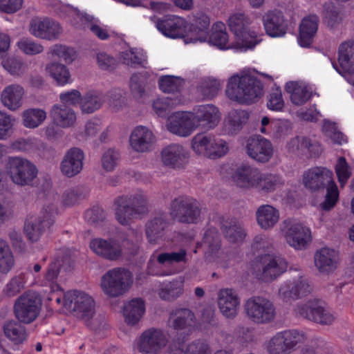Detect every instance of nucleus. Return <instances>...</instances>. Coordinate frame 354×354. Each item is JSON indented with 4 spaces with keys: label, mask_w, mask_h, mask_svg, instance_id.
<instances>
[{
    "label": "nucleus",
    "mask_w": 354,
    "mask_h": 354,
    "mask_svg": "<svg viewBox=\"0 0 354 354\" xmlns=\"http://www.w3.org/2000/svg\"><path fill=\"white\" fill-rule=\"evenodd\" d=\"M302 183L310 192L326 189L325 199L320 204L322 209L328 211L335 207L339 198V191L330 170L323 167L308 169L303 173Z\"/></svg>",
    "instance_id": "obj_1"
},
{
    "label": "nucleus",
    "mask_w": 354,
    "mask_h": 354,
    "mask_svg": "<svg viewBox=\"0 0 354 354\" xmlns=\"http://www.w3.org/2000/svg\"><path fill=\"white\" fill-rule=\"evenodd\" d=\"M263 85L256 77L233 75L227 82V96L241 104H251L263 95Z\"/></svg>",
    "instance_id": "obj_2"
},
{
    "label": "nucleus",
    "mask_w": 354,
    "mask_h": 354,
    "mask_svg": "<svg viewBox=\"0 0 354 354\" xmlns=\"http://www.w3.org/2000/svg\"><path fill=\"white\" fill-rule=\"evenodd\" d=\"M114 205L115 218L122 225H128L133 218L149 211V198L141 190L117 197Z\"/></svg>",
    "instance_id": "obj_3"
},
{
    "label": "nucleus",
    "mask_w": 354,
    "mask_h": 354,
    "mask_svg": "<svg viewBox=\"0 0 354 354\" xmlns=\"http://www.w3.org/2000/svg\"><path fill=\"white\" fill-rule=\"evenodd\" d=\"M133 283V274L129 270L124 268H114L102 276L100 286L106 295L115 298L127 293Z\"/></svg>",
    "instance_id": "obj_4"
},
{
    "label": "nucleus",
    "mask_w": 354,
    "mask_h": 354,
    "mask_svg": "<svg viewBox=\"0 0 354 354\" xmlns=\"http://www.w3.org/2000/svg\"><path fill=\"white\" fill-rule=\"evenodd\" d=\"M243 310L249 320L257 324H266L273 322L276 317V308L270 299L252 296L243 304Z\"/></svg>",
    "instance_id": "obj_5"
},
{
    "label": "nucleus",
    "mask_w": 354,
    "mask_h": 354,
    "mask_svg": "<svg viewBox=\"0 0 354 354\" xmlns=\"http://www.w3.org/2000/svg\"><path fill=\"white\" fill-rule=\"evenodd\" d=\"M199 203L187 196L175 198L170 204L171 216L182 223H196L201 219Z\"/></svg>",
    "instance_id": "obj_6"
},
{
    "label": "nucleus",
    "mask_w": 354,
    "mask_h": 354,
    "mask_svg": "<svg viewBox=\"0 0 354 354\" xmlns=\"http://www.w3.org/2000/svg\"><path fill=\"white\" fill-rule=\"evenodd\" d=\"M6 168L12 181L20 186L30 185L38 174L33 163L19 156L10 157Z\"/></svg>",
    "instance_id": "obj_7"
},
{
    "label": "nucleus",
    "mask_w": 354,
    "mask_h": 354,
    "mask_svg": "<svg viewBox=\"0 0 354 354\" xmlns=\"http://www.w3.org/2000/svg\"><path fill=\"white\" fill-rule=\"evenodd\" d=\"M64 308L78 318L88 320L95 313V301L88 294L70 290L64 294Z\"/></svg>",
    "instance_id": "obj_8"
},
{
    "label": "nucleus",
    "mask_w": 354,
    "mask_h": 354,
    "mask_svg": "<svg viewBox=\"0 0 354 354\" xmlns=\"http://www.w3.org/2000/svg\"><path fill=\"white\" fill-rule=\"evenodd\" d=\"M306 340L304 333L297 330H287L276 333L267 343L269 354H290L299 344Z\"/></svg>",
    "instance_id": "obj_9"
},
{
    "label": "nucleus",
    "mask_w": 354,
    "mask_h": 354,
    "mask_svg": "<svg viewBox=\"0 0 354 354\" xmlns=\"http://www.w3.org/2000/svg\"><path fill=\"white\" fill-rule=\"evenodd\" d=\"M227 23L230 30L234 34L239 48H252L259 43L254 32L250 30V18L244 13L232 15Z\"/></svg>",
    "instance_id": "obj_10"
},
{
    "label": "nucleus",
    "mask_w": 354,
    "mask_h": 354,
    "mask_svg": "<svg viewBox=\"0 0 354 354\" xmlns=\"http://www.w3.org/2000/svg\"><path fill=\"white\" fill-rule=\"evenodd\" d=\"M41 300L37 293L28 291L17 298L14 304V313L19 322L30 324L39 314Z\"/></svg>",
    "instance_id": "obj_11"
},
{
    "label": "nucleus",
    "mask_w": 354,
    "mask_h": 354,
    "mask_svg": "<svg viewBox=\"0 0 354 354\" xmlns=\"http://www.w3.org/2000/svg\"><path fill=\"white\" fill-rule=\"evenodd\" d=\"M293 312L296 317L322 325L331 324L335 319L334 315L317 299H310L304 303L297 304Z\"/></svg>",
    "instance_id": "obj_12"
},
{
    "label": "nucleus",
    "mask_w": 354,
    "mask_h": 354,
    "mask_svg": "<svg viewBox=\"0 0 354 354\" xmlns=\"http://www.w3.org/2000/svg\"><path fill=\"white\" fill-rule=\"evenodd\" d=\"M297 272L298 274L292 279L285 281L279 289V296L286 302L299 299L307 296L312 291L308 279L301 274L299 268H290V272Z\"/></svg>",
    "instance_id": "obj_13"
},
{
    "label": "nucleus",
    "mask_w": 354,
    "mask_h": 354,
    "mask_svg": "<svg viewBox=\"0 0 354 354\" xmlns=\"http://www.w3.org/2000/svg\"><path fill=\"white\" fill-rule=\"evenodd\" d=\"M281 231L289 245L296 250L304 249L311 241L309 228L295 220L283 221Z\"/></svg>",
    "instance_id": "obj_14"
},
{
    "label": "nucleus",
    "mask_w": 354,
    "mask_h": 354,
    "mask_svg": "<svg viewBox=\"0 0 354 354\" xmlns=\"http://www.w3.org/2000/svg\"><path fill=\"white\" fill-rule=\"evenodd\" d=\"M56 213L55 206L50 204L42 208L34 221L26 222L24 231L28 239L32 242L38 241L43 233L53 225Z\"/></svg>",
    "instance_id": "obj_15"
},
{
    "label": "nucleus",
    "mask_w": 354,
    "mask_h": 354,
    "mask_svg": "<svg viewBox=\"0 0 354 354\" xmlns=\"http://www.w3.org/2000/svg\"><path fill=\"white\" fill-rule=\"evenodd\" d=\"M287 269V262L280 257L265 254L257 265V277L263 281H272Z\"/></svg>",
    "instance_id": "obj_16"
},
{
    "label": "nucleus",
    "mask_w": 354,
    "mask_h": 354,
    "mask_svg": "<svg viewBox=\"0 0 354 354\" xmlns=\"http://www.w3.org/2000/svg\"><path fill=\"white\" fill-rule=\"evenodd\" d=\"M29 30L33 36L48 41L57 39L63 32L61 25L48 17L32 18L30 21Z\"/></svg>",
    "instance_id": "obj_17"
},
{
    "label": "nucleus",
    "mask_w": 354,
    "mask_h": 354,
    "mask_svg": "<svg viewBox=\"0 0 354 354\" xmlns=\"http://www.w3.org/2000/svg\"><path fill=\"white\" fill-rule=\"evenodd\" d=\"M167 342L166 336L161 330L151 328L145 330L140 336L137 348L142 354H158L166 346Z\"/></svg>",
    "instance_id": "obj_18"
},
{
    "label": "nucleus",
    "mask_w": 354,
    "mask_h": 354,
    "mask_svg": "<svg viewBox=\"0 0 354 354\" xmlns=\"http://www.w3.org/2000/svg\"><path fill=\"white\" fill-rule=\"evenodd\" d=\"M217 304L221 314L227 319H234L239 314L241 298L232 288H222L218 292Z\"/></svg>",
    "instance_id": "obj_19"
},
{
    "label": "nucleus",
    "mask_w": 354,
    "mask_h": 354,
    "mask_svg": "<svg viewBox=\"0 0 354 354\" xmlns=\"http://www.w3.org/2000/svg\"><path fill=\"white\" fill-rule=\"evenodd\" d=\"M89 247L96 255L109 261H116L122 256L121 245L113 239H93Z\"/></svg>",
    "instance_id": "obj_20"
},
{
    "label": "nucleus",
    "mask_w": 354,
    "mask_h": 354,
    "mask_svg": "<svg viewBox=\"0 0 354 354\" xmlns=\"http://www.w3.org/2000/svg\"><path fill=\"white\" fill-rule=\"evenodd\" d=\"M155 141L152 131L144 126L136 127L129 138L131 147L138 153L150 152L154 147Z\"/></svg>",
    "instance_id": "obj_21"
},
{
    "label": "nucleus",
    "mask_w": 354,
    "mask_h": 354,
    "mask_svg": "<svg viewBox=\"0 0 354 354\" xmlns=\"http://www.w3.org/2000/svg\"><path fill=\"white\" fill-rule=\"evenodd\" d=\"M196 127L192 112H176L169 118L168 130L176 135L186 137Z\"/></svg>",
    "instance_id": "obj_22"
},
{
    "label": "nucleus",
    "mask_w": 354,
    "mask_h": 354,
    "mask_svg": "<svg viewBox=\"0 0 354 354\" xmlns=\"http://www.w3.org/2000/svg\"><path fill=\"white\" fill-rule=\"evenodd\" d=\"M196 127L210 129L218 123L220 117L218 109L212 104L201 105L192 112Z\"/></svg>",
    "instance_id": "obj_23"
},
{
    "label": "nucleus",
    "mask_w": 354,
    "mask_h": 354,
    "mask_svg": "<svg viewBox=\"0 0 354 354\" xmlns=\"http://www.w3.org/2000/svg\"><path fill=\"white\" fill-rule=\"evenodd\" d=\"M338 64L333 62V66L339 74L354 73V41H346L339 45Z\"/></svg>",
    "instance_id": "obj_24"
},
{
    "label": "nucleus",
    "mask_w": 354,
    "mask_h": 354,
    "mask_svg": "<svg viewBox=\"0 0 354 354\" xmlns=\"http://www.w3.org/2000/svg\"><path fill=\"white\" fill-rule=\"evenodd\" d=\"M156 26L165 36L171 38L183 37L186 32V21L176 16L158 19Z\"/></svg>",
    "instance_id": "obj_25"
},
{
    "label": "nucleus",
    "mask_w": 354,
    "mask_h": 354,
    "mask_svg": "<svg viewBox=\"0 0 354 354\" xmlns=\"http://www.w3.org/2000/svg\"><path fill=\"white\" fill-rule=\"evenodd\" d=\"M196 317L192 310L187 308L173 310L168 319V326L174 330H187L190 331L194 326Z\"/></svg>",
    "instance_id": "obj_26"
},
{
    "label": "nucleus",
    "mask_w": 354,
    "mask_h": 354,
    "mask_svg": "<svg viewBox=\"0 0 354 354\" xmlns=\"http://www.w3.org/2000/svg\"><path fill=\"white\" fill-rule=\"evenodd\" d=\"M12 151L28 153H53L55 149L37 138H19L10 145Z\"/></svg>",
    "instance_id": "obj_27"
},
{
    "label": "nucleus",
    "mask_w": 354,
    "mask_h": 354,
    "mask_svg": "<svg viewBox=\"0 0 354 354\" xmlns=\"http://www.w3.org/2000/svg\"><path fill=\"white\" fill-rule=\"evenodd\" d=\"M263 23L266 33L271 37H281L286 33L287 25L281 11H268L263 16Z\"/></svg>",
    "instance_id": "obj_28"
},
{
    "label": "nucleus",
    "mask_w": 354,
    "mask_h": 354,
    "mask_svg": "<svg viewBox=\"0 0 354 354\" xmlns=\"http://www.w3.org/2000/svg\"><path fill=\"white\" fill-rule=\"evenodd\" d=\"M259 170L248 164L238 166L232 174V180L239 187L253 189L256 185Z\"/></svg>",
    "instance_id": "obj_29"
},
{
    "label": "nucleus",
    "mask_w": 354,
    "mask_h": 354,
    "mask_svg": "<svg viewBox=\"0 0 354 354\" xmlns=\"http://www.w3.org/2000/svg\"><path fill=\"white\" fill-rule=\"evenodd\" d=\"M315 265L322 273L328 274L337 267V252L329 248H322L317 250L314 257Z\"/></svg>",
    "instance_id": "obj_30"
},
{
    "label": "nucleus",
    "mask_w": 354,
    "mask_h": 354,
    "mask_svg": "<svg viewBox=\"0 0 354 354\" xmlns=\"http://www.w3.org/2000/svg\"><path fill=\"white\" fill-rule=\"evenodd\" d=\"M25 90L17 84H10L4 88L1 94V102L9 110H18L23 104Z\"/></svg>",
    "instance_id": "obj_31"
},
{
    "label": "nucleus",
    "mask_w": 354,
    "mask_h": 354,
    "mask_svg": "<svg viewBox=\"0 0 354 354\" xmlns=\"http://www.w3.org/2000/svg\"><path fill=\"white\" fill-rule=\"evenodd\" d=\"M256 219L259 227L265 230L272 229L280 218L278 209L270 205H261L256 211Z\"/></svg>",
    "instance_id": "obj_32"
},
{
    "label": "nucleus",
    "mask_w": 354,
    "mask_h": 354,
    "mask_svg": "<svg viewBox=\"0 0 354 354\" xmlns=\"http://www.w3.org/2000/svg\"><path fill=\"white\" fill-rule=\"evenodd\" d=\"M319 17L316 15H310L304 17L299 26V43L303 47H308L317 31Z\"/></svg>",
    "instance_id": "obj_33"
},
{
    "label": "nucleus",
    "mask_w": 354,
    "mask_h": 354,
    "mask_svg": "<svg viewBox=\"0 0 354 354\" xmlns=\"http://www.w3.org/2000/svg\"><path fill=\"white\" fill-rule=\"evenodd\" d=\"M53 122L62 128L73 127L76 121V114L73 109L66 104H55L50 111Z\"/></svg>",
    "instance_id": "obj_34"
},
{
    "label": "nucleus",
    "mask_w": 354,
    "mask_h": 354,
    "mask_svg": "<svg viewBox=\"0 0 354 354\" xmlns=\"http://www.w3.org/2000/svg\"><path fill=\"white\" fill-rule=\"evenodd\" d=\"M286 91L290 95L292 104L301 106L306 103L313 97V90L308 85L295 81L286 83Z\"/></svg>",
    "instance_id": "obj_35"
},
{
    "label": "nucleus",
    "mask_w": 354,
    "mask_h": 354,
    "mask_svg": "<svg viewBox=\"0 0 354 354\" xmlns=\"http://www.w3.org/2000/svg\"><path fill=\"white\" fill-rule=\"evenodd\" d=\"M145 312V302L139 298L130 300L124 305L122 308L124 321L129 326L137 324L140 321Z\"/></svg>",
    "instance_id": "obj_36"
},
{
    "label": "nucleus",
    "mask_w": 354,
    "mask_h": 354,
    "mask_svg": "<svg viewBox=\"0 0 354 354\" xmlns=\"http://www.w3.org/2000/svg\"><path fill=\"white\" fill-rule=\"evenodd\" d=\"M194 18L191 29L194 37L190 38L191 41L193 42L206 41L209 34V17L203 12H197Z\"/></svg>",
    "instance_id": "obj_37"
},
{
    "label": "nucleus",
    "mask_w": 354,
    "mask_h": 354,
    "mask_svg": "<svg viewBox=\"0 0 354 354\" xmlns=\"http://www.w3.org/2000/svg\"><path fill=\"white\" fill-rule=\"evenodd\" d=\"M167 227V216L165 214H160L149 221L146 224V234L149 242L152 244L157 243L163 234Z\"/></svg>",
    "instance_id": "obj_38"
},
{
    "label": "nucleus",
    "mask_w": 354,
    "mask_h": 354,
    "mask_svg": "<svg viewBox=\"0 0 354 354\" xmlns=\"http://www.w3.org/2000/svg\"><path fill=\"white\" fill-rule=\"evenodd\" d=\"M248 155H272L273 147L271 142L261 136H252L246 142Z\"/></svg>",
    "instance_id": "obj_39"
},
{
    "label": "nucleus",
    "mask_w": 354,
    "mask_h": 354,
    "mask_svg": "<svg viewBox=\"0 0 354 354\" xmlns=\"http://www.w3.org/2000/svg\"><path fill=\"white\" fill-rule=\"evenodd\" d=\"M21 323L15 320H8L3 326L5 336L15 344H22L28 337L26 328Z\"/></svg>",
    "instance_id": "obj_40"
},
{
    "label": "nucleus",
    "mask_w": 354,
    "mask_h": 354,
    "mask_svg": "<svg viewBox=\"0 0 354 354\" xmlns=\"http://www.w3.org/2000/svg\"><path fill=\"white\" fill-rule=\"evenodd\" d=\"M254 188L259 192L269 193L274 192L283 184L279 176L272 174H261L259 171Z\"/></svg>",
    "instance_id": "obj_41"
},
{
    "label": "nucleus",
    "mask_w": 354,
    "mask_h": 354,
    "mask_svg": "<svg viewBox=\"0 0 354 354\" xmlns=\"http://www.w3.org/2000/svg\"><path fill=\"white\" fill-rule=\"evenodd\" d=\"M149 73L147 71L133 73L129 80V87L133 95L138 98L146 95Z\"/></svg>",
    "instance_id": "obj_42"
},
{
    "label": "nucleus",
    "mask_w": 354,
    "mask_h": 354,
    "mask_svg": "<svg viewBox=\"0 0 354 354\" xmlns=\"http://www.w3.org/2000/svg\"><path fill=\"white\" fill-rule=\"evenodd\" d=\"M104 102L102 93L91 91L87 92L81 100V109L84 113H92L99 109Z\"/></svg>",
    "instance_id": "obj_43"
},
{
    "label": "nucleus",
    "mask_w": 354,
    "mask_h": 354,
    "mask_svg": "<svg viewBox=\"0 0 354 354\" xmlns=\"http://www.w3.org/2000/svg\"><path fill=\"white\" fill-rule=\"evenodd\" d=\"M46 71L58 85L62 86L70 82L71 74L64 64L53 62L46 65Z\"/></svg>",
    "instance_id": "obj_44"
},
{
    "label": "nucleus",
    "mask_w": 354,
    "mask_h": 354,
    "mask_svg": "<svg viewBox=\"0 0 354 354\" xmlns=\"http://www.w3.org/2000/svg\"><path fill=\"white\" fill-rule=\"evenodd\" d=\"M222 230L225 237L232 243L241 242L245 236L242 225L236 221H226L223 223Z\"/></svg>",
    "instance_id": "obj_45"
},
{
    "label": "nucleus",
    "mask_w": 354,
    "mask_h": 354,
    "mask_svg": "<svg viewBox=\"0 0 354 354\" xmlns=\"http://www.w3.org/2000/svg\"><path fill=\"white\" fill-rule=\"evenodd\" d=\"M183 292V280L175 279L162 284L159 291V296L162 299L171 301L180 297Z\"/></svg>",
    "instance_id": "obj_46"
},
{
    "label": "nucleus",
    "mask_w": 354,
    "mask_h": 354,
    "mask_svg": "<svg viewBox=\"0 0 354 354\" xmlns=\"http://www.w3.org/2000/svg\"><path fill=\"white\" fill-rule=\"evenodd\" d=\"M83 156H65L60 165L62 173L71 178L78 174L82 169Z\"/></svg>",
    "instance_id": "obj_47"
},
{
    "label": "nucleus",
    "mask_w": 354,
    "mask_h": 354,
    "mask_svg": "<svg viewBox=\"0 0 354 354\" xmlns=\"http://www.w3.org/2000/svg\"><path fill=\"white\" fill-rule=\"evenodd\" d=\"M46 118V113L41 109H28L22 113L23 124L27 128H37Z\"/></svg>",
    "instance_id": "obj_48"
},
{
    "label": "nucleus",
    "mask_w": 354,
    "mask_h": 354,
    "mask_svg": "<svg viewBox=\"0 0 354 354\" xmlns=\"http://www.w3.org/2000/svg\"><path fill=\"white\" fill-rule=\"evenodd\" d=\"M249 116V113L245 110L231 111L227 117L229 131L231 133H237L247 123Z\"/></svg>",
    "instance_id": "obj_49"
},
{
    "label": "nucleus",
    "mask_w": 354,
    "mask_h": 354,
    "mask_svg": "<svg viewBox=\"0 0 354 354\" xmlns=\"http://www.w3.org/2000/svg\"><path fill=\"white\" fill-rule=\"evenodd\" d=\"M202 246L205 252L212 255L217 252L221 248V238L219 233L216 229L207 230L203 238Z\"/></svg>",
    "instance_id": "obj_50"
},
{
    "label": "nucleus",
    "mask_w": 354,
    "mask_h": 354,
    "mask_svg": "<svg viewBox=\"0 0 354 354\" xmlns=\"http://www.w3.org/2000/svg\"><path fill=\"white\" fill-rule=\"evenodd\" d=\"M180 99L178 97L172 98L171 97L158 98L153 101L152 107L155 113L160 117H167L171 109L179 104Z\"/></svg>",
    "instance_id": "obj_51"
},
{
    "label": "nucleus",
    "mask_w": 354,
    "mask_h": 354,
    "mask_svg": "<svg viewBox=\"0 0 354 354\" xmlns=\"http://www.w3.org/2000/svg\"><path fill=\"white\" fill-rule=\"evenodd\" d=\"M220 88L221 84L217 80L207 77L201 80L197 90L203 99L211 100L217 95Z\"/></svg>",
    "instance_id": "obj_52"
},
{
    "label": "nucleus",
    "mask_w": 354,
    "mask_h": 354,
    "mask_svg": "<svg viewBox=\"0 0 354 354\" xmlns=\"http://www.w3.org/2000/svg\"><path fill=\"white\" fill-rule=\"evenodd\" d=\"M214 138L211 136L198 133L192 140V147L198 155H208L210 153Z\"/></svg>",
    "instance_id": "obj_53"
},
{
    "label": "nucleus",
    "mask_w": 354,
    "mask_h": 354,
    "mask_svg": "<svg viewBox=\"0 0 354 354\" xmlns=\"http://www.w3.org/2000/svg\"><path fill=\"white\" fill-rule=\"evenodd\" d=\"M324 20L331 28H336L342 21V16L339 8L332 2L324 4Z\"/></svg>",
    "instance_id": "obj_54"
},
{
    "label": "nucleus",
    "mask_w": 354,
    "mask_h": 354,
    "mask_svg": "<svg viewBox=\"0 0 354 354\" xmlns=\"http://www.w3.org/2000/svg\"><path fill=\"white\" fill-rule=\"evenodd\" d=\"M158 84L164 93H175L183 88L184 80L179 77L166 75L160 77Z\"/></svg>",
    "instance_id": "obj_55"
},
{
    "label": "nucleus",
    "mask_w": 354,
    "mask_h": 354,
    "mask_svg": "<svg viewBox=\"0 0 354 354\" xmlns=\"http://www.w3.org/2000/svg\"><path fill=\"white\" fill-rule=\"evenodd\" d=\"M14 257L6 241L0 239V272L8 273L14 266Z\"/></svg>",
    "instance_id": "obj_56"
},
{
    "label": "nucleus",
    "mask_w": 354,
    "mask_h": 354,
    "mask_svg": "<svg viewBox=\"0 0 354 354\" xmlns=\"http://www.w3.org/2000/svg\"><path fill=\"white\" fill-rule=\"evenodd\" d=\"M223 27H224V24L223 23H217L216 24V28H218L219 30H216L209 35V37L208 36L209 41L221 49L228 48L230 47L227 45L228 41V35L225 31L222 30Z\"/></svg>",
    "instance_id": "obj_57"
},
{
    "label": "nucleus",
    "mask_w": 354,
    "mask_h": 354,
    "mask_svg": "<svg viewBox=\"0 0 354 354\" xmlns=\"http://www.w3.org/2000/svg\"><path fill=\"white\" fill-rule=\"evenodd\" d=\"M186 259L187 251L185 249H180L178 252L161 253L157 257L158 262L161 264L185 262Z\"/></svg>",
    "instance_id": "obj_58"
},
{
    "label": "nucleus",
    "mask_w": 354,
    "mask_h": 354,
    "mask_svg": "<svg viewBox=\"0 0 354 354\" xmlns=\"http://www.w3.org/2000/svg\"><path fill=\"white\" fill-rule=\"evenodd\" d=\"M322 131L326 135L336 144L342 145L346 141L344 135L337 130L336 124L330 121L325 120L322 127Z\"/></svg>",
    "instance_id": "obj_59"
},
{
    "label": "nucleus",
    "mask_w": 354,
    "mask_h": 354,
    "mask_svg": "<svg viewBox=\"0 0 354 354\" xmlns=\"http://www.w3.org/2000/svg\"><path fill=\"white\" fill-rule=\"evenodd\" d=\"M24 277L21 275L12 278L5 286L3 292L8 297H15L24 288Z\"/></svg>",
    "instance_id": "obj_60"
},
{
    "label": "nucleus",
    "mask_w": 354,
    "mask_h": 354,
    "mask_svg": "<svg viewBox=\"0 0 354 354\" xmlns=\"http://www.w3.org/2000/svg\"><path fill=\"white\" fill-rule=\"evenodd\" d=\"M85 197L84 189L81 187H75L66 189L62 196V201L65 205L71 206L78 203Z\"/></svg>",
    "instance_id": "obj_61"
},
{
    "label": "nucleus",
    "mask_w": 354,
    "mask_h": 354,
    "mask_svg": "<svg viewBox=\"0 0 354 354\" xmlns=\"http://www.w3.org/2000/svg\"><path fill=\"white\" fill-rule=\"evenodd\" d=\"M17 46L21 50L29 55H37L44 50L43 46L28 38L20 39Z\"/></svg>",
    "instance_id": "obj_62"
},
{
    "label": "nucleus",
    "mask_w": 354,
    "mask_h": 354,
    "mask_svg": "<svg viewBox=\"0 0 354 354\" xmlns=\"http://www.w3.org/2000/svg\"><path fill=\"white\" fill-rule=\"evenodd\" d=\"M50 52L66 63H71L75 58V52L73 48L61 44L54 45L51 48Z\"/></svg>",
    "instance_id": "obj_63"
},
{
    "label": "nucleus",
    "mask_w": 354,
    "mask_h": 354,
    "mask_svg": "<svg viewBox=\"0 0 354 354\" xmlns=\"http://www.w3.org/2000/svg\"><path fill=\"white\" fill-rule=\"evenodd\" d=\"M184 354H211V351L207 343L198 339L185 346Z\"/></svg>",
    "instance_id": "obj_64"
}]
</instances>
